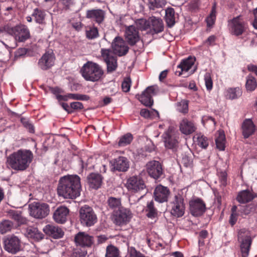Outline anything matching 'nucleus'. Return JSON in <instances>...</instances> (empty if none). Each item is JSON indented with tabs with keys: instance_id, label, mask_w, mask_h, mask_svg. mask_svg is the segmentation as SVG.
<instances>
[{
	"instance_id": "1",
	"label": "nucleus",
	"mask_w": 257,
	"mask_h": 257,
	"mask_svg": "<svg viewBox=\"0 0 257 257\" xmlns=\"http://www.w3.org/2000/svg\"><path fill=\"white\" fill-rule=\"evenodd\" d=\"M80 178L77 175H68L60 178L57 187L59 196L65 199H75L80 195Z\"/></svg>"
},
{
	"instance_id": "2",
	"label": "nucleus",
	"mask_w": 257,
	"mask_h": 257,
	"mask_svg": "<svg viewBox=\"0 0 257 257\" xmlns=\"http://www.w3.org/2000/svg\"><path fill=\"white\" fill-rule=\"evenodd\" d=\"M33 157V154L30 150L20 149L7 157V165L15 171H23L29 167Z\"/></svg>"
},
{
	"instance_id": "3",
	"label": "nucleus",
	"mask_w": 257,
	"mask_h": 257,
	"mask_svg": "<svg viewBox=\"0 0 257 257\" xmlns=\"http://www.w3.org/2000/svg\"><path fill=\"white\" fill-rule=\"evenodd\" d=\"M82 77L86 81L95 82L100 79L104 73L101 67L96 63L88 61L80 70Z\"/></svg>"
},
{
	"instance_id": "4",
	"label": "nucleus",
	"mask_w": 257,
	"mask_h": 257,
	"mask_svg": "<svg viewBox=\"0 0 257 257\" xmlns=\"http://www.w3.org/2000/svg\"><path fill=\"white\" fill-rule=\"evenodd\" d=\"M5 32L14 37L16 40L19 42H24L30 37V34L28 28L23 25L11 27L7 25L4 27Z\"/></svg>"
},
{
	"instance_id": "5",
	"label": "nucleus",
	"mask_w": 257,
	"mask_h": 257,
	"mask_svg": "<svg viewBox=\"0 0 257 257\" xmlns=\"http://www.w3.org/2000/svg\"><path fill=\"white\" fill-rule=\"evenodd\" d=\"M4 248L6 251L12 254H16L22 250L21 239L13 234L3 238Z\"/></svg>"
},
{
	"instance_id": "6",
	"label": "nucleus",
	"mask_w": 257,
	"mask_h": 257,
	"mask_svg": "<svg viewBox=\"0 0 257 257\" xmlns=\"http://www.w3.org/2000/svg\"><path fill=\"white\" fill-rule=\"evenodd\" d=\"M170 213L176 217H182L185 213V203L183 196L178 194L174 196L173 200L170 202Z\"/></svg>"
},
{
	"instance_id": "7",
	"label": "nucleus",
	"mask_w": 257,
	"mask_h": 257,
	"mask_svg": "<svg viewBox=\"0 0 257 257\" xmlns=\"http://www.w3.org/2000/svg\"><path fill=\"white\" fill-rule=\"evenodd\" d=\"M80 218L81 223L86 226L93 225L97 220L94 211L87 205L82 206L80 209Z\"/></svg>"
},
{
	"instance_id": "8",
	"label": "nucleus",
	"mask_w": 257,
	"mask_h": 257,
	"mask_svg": "<svg viewBox=\"0 0 257 257\" xmlns=\"http://www.w3.org/2000/svg\"><path fill=\"white\" fill-rule=\"evenodd\" d=\"M30 213L36 218H43L49 213V205L44 203L33 202L29 205Z\"/></svg>"
},
{
	"instance_id": "9",
	"label": "nucleus",
	"mask_w": 257,
	"mask_h": 257,
	"mask_svg": "<svg viewBox=\"0 0 257 257\" xmlns=\"http://www.w3.org/2000/svg\"><path fill=\"white\" fill-rule=\"evenodd\" d=\"M132 217L131 211L124 207H121L115 211L113 215V221L117 225H123L128 222Z\"/></svg>"
},
{
	"instance_id": "10",
	"label": "nucleus",
	"mask_w": 257,
	"mask_h": 257,
	"mask_svg": "<svg viewBox=\"0 0 257 257\" xmlns=\"http://www.w3.org/2000/svg\"><path fill=\"white\" fill-rule=\"evenodd\" d=\"M126 187L131 192H140L145 190L146 186L140 176H132L127 179Z\"/></svg>"
},
{
	"instance_id": "11",
	"label": "nucleus",
	"mask_w": 257,
	"mask_h": 257,
	"mask_svg": "<svg viewBox=\"0 0 257 257\" xmlns=\"http://www.w3.org/2000/svg\"><path fill=\"white\" fill-rule=\"evenodd\" d=\"M101 56L107 64L108 72L114 71L117 67L116 58L114 53L110 49H101Z\"/></svg>"
},
{
	"instance_id": "12",
	"label": "nucleus",
	"mask_w": 257,
	"mask_h": 257,
	"mask_svg": "<svg viewBox=\"0 0 257 257\" xmlns=\"http://www.w3.org/2000/svg\"><path fill=\"white\" fill-rule=\"evenodd\" d=\"M146 170L149 176L157 180L160 178L163 174L161 164L157 161H151L146 164Z\"/></svg>"
},
{
	"instance_id": "13",
	"label": "nucleus",
	"mask_w": 257,
	"mask_h": 257,
	"mask_svg": "<svg viewBox=\"0 0 257 257\" xmlns=\"http://www.w3.org/2000/svg\"><path fill=\"white\" fill-rule=\"evenodd\" d=\"M164 145L168 149H175L178 146V137L175 132L169 128L162 136Z\"/></svg>"
},
{
	"instance_id": "14",
	"label": "nucleus",
	"mask_w": 257,
	"mask_h": 257,
	"mask_svg": "<svg viewBox=\"0 0 257 257\" xmlns=\"http://www.w3.org/2000/svg\"><path fill=\"white\" fill-rule=\"evenodd\" d=\"M231 33L235 36L241 35L246 28V25L240 16H237L229 22Z\"/></svg>"
},
{
	"instance_id": "15",
	"label": "nucleus",
	"mask_w": 257,
	"mask_h": 257,
	"mask_svg": "<svg viewBox=\"0 0 257 257\" xmlns=\"http://www.w3.org/2000/svg\"><path fill=\"white\" fill-rule=\"evenodd\" d=\"M156 94V88L151 86L148 87L141 95H137L140 101L144 105L151 106L153 104V96Z\"/></svg>"
},
{
	"instance_id": "16",
	"label": "nucleus",
	"mask_w": 257,
	"mask_h": 257,
	"mask_svg": "<svg viewBox=\"0 0 257 257\" xmlns=\"http://www.w3.org/2000/svg\"><path fill=\"white\" fill-rule=\"evenodd\" d=\"M55 60L54 54L52 51H49L44 54L39 60L38 66L42 70H48L54 65Z\"/></svg>"
},
{
	"instance_id": "17",
	"label": "nucleus",
	"mask_w": 257,
	"mask_h": 257,
	"mask_svg": "<svg viewBox=\"0 0 257 257\" xmlns=\"http://www.w3.org/2000/svg\"><path fill=\"white\" fill-rule=\"evenodd\" d=\"M112 47L114 53L119 56L125 55L129 49L126 42L120 37H116L114 39Z\"/></svg>"
},
{
	"instance_id": "18",
	"label": "nucleus",
	"mask_w": 257,
	"mask_h": 257,
	"mask_svg": "<svg viewBox=\"0 0 257 257\" xmlns=\"http://www.w3.org/2000/svg\"><path fill=\"white\" fill-rule=\"evenodd\" d=\"M191 214L194 216L202 215L206 210L205 204L200 199L197 198L191 200L189 202Z\"/></svg>"
},
{
	"instance_id": "19",
	"label": "nucleus",
	"mask_w": 257,
	"mask_h": 257,
	"mask_svg": "<svg viewBox=\"0 0 257 257\" xmlns=\"http://www.w3.org/2000/svg\"><path fill=\"white\" fill-rule=\"evenodd\" d=\"M77 245L83 247H90L93 243V237L84 232H79L75 236Z\"/></svg>"
},
{
	"instance_id": "20",
	"label": "nucleus",
	"mask_w": 257,
	"mask_h": 257,
	"mask_svg": "<svg viewBox=\"0 0 257 257\" xmlns=\"http://www.w3.org/2000/svg\"><path fill=\"white\" fill-rule=\"evenodd\" d=\"M125 37L130 45H135L140 40L138 30L133 25L127 26L125 29Z\"/></svg>"
},
{
	"instance_id": "21",
	"label": "nucleus",
	"mask_w": 257,
	"mask_h": 257,
	"mask_svg": "<svg viewBox=\"0 0 257 257\" xmlns=\"http://www.w3.org/2000/svg\"><path fill=\"white\" fill-rule=\"evenodd\" d=\"M238 239L241 240L240 249L242 257H247L249 254L251 239L249 236L246 235L244 237L242 234V231L238 233Z\"/></svg>"
},
{
	"instance_id": "22",
	"label": "nucleus",
	"mask_w": 257,
	"mask_h": 257,
	"mask_svg": "<svg viewBox=\"0 0 257 257\" xmlns=\"http://www.w3.org/2000/svg\"><path fill=\"white\" fill-rule=\"evenodd\" d=\"M169 193L167 187L162 185L157 186L154 192L155 200L160 203L166 202L168 200Z\"/></svg>"
},
{
	"instance_id": "23",
	"label": "nucleus",
	"mask_w": 257,
	"mask_h": 257,
	"mask_svg": "<svg viewBox=\"0 0 257 257\" xmlns=\"http://www.w3.org/2000/svg\"><path fill=\"white\" fill-rule=\"evenodd\" d=\"M179 130L182 134L189 135L196 131V127L192 121L184 118L179 123Z\"/></svg>"
},
{
	"instance_id": "24",
	"label": "nucleus",
	"mask_w": 257,
	"mask_h": 257,
	"mask_svg": "<svg viewBox=\"0 0 257 257\" xmlns=\"http://www.w3.org/2000/svg\"><path fill=\"white\" fill-rule=\"evenodd\" d=\"M241 130L243 137L246 139L254 134L255 126L251 119L246 118L242 123Z\"/></svg>"
},
{
	"instance_id": "25",
	"label": "nucleus",
	"mask_w": 257,
	"mask_h": 257,
	"mask_svg": "<svg viewBox=\"0 0 257 257\" xmlns=\"http://www.w3.org/2000/svg\"><path fill=\"white\" fill-rule=\"evenodd\" d=\"M113 169L118 171L125 172L129 168V162L127 159L124 157H119L111 162Z\"/></svg>"
},
{
	"instance_id": "26",
	"label": "nucleus",
	"mask_w": 257,
	"mask_h": 257,
	"mask_svg": "<svg viewBox=\"0 0 257 257\" xmlns=\"http://www.w3.org/2000/svg\"><path fill=\"white\" fill-rule=\"evenodd\" d=\"M69 209L65 206H60L55 211L53 214L54 220L58 223H63L67 220Z\"/></svg>"
},
{
	"instance_id": "27",
	"label": "nucleus",
	"mask_w": 257,
	"mask_h": 257,
	"mask_svg": "<svg viewBox=\"0 0 257 257\" xmlns=\"http://www.w3.org/2000/svg\"><path fill=\"white\" fill-rule=\"evenodd\" d=\"M104 16L105 12L100 9H92L86 12V18L95 21L98 24L103 21Z\"/></svg>"
},
{
	"instance_id": "28",
	"label": "nucleus",
	"mask_w": 257,
	"mask_h": 257,
	"mask_svg": "<svg viewBox=\"0 0 257 257\" xmlns=\"http://www.w3.org/2000/svg\"><path fill=\"white\" fill-rule=\"evenodd\" d=\"M44 232L54 238H60L64 235V232L62 229L57 226L53 224L46 225L43 228Z\"/></svg>"
},
{
	"instance_id": "29",
	"label": "nucleus",
	"mask_w": 257,
	"mask_h": 257,
	"mask_svg": "<svg viewBox=\"0 0 257 257\" xmlns=\"http://www.w3.org/2000/svg\"><path fill=\"white\" fill-rule=\"evenodd\" d=\"M87 178L89 187L94 189H98L101 187L103 179L101 175L98 173H91Z\"/></svg>"
},
{
	"instance_id": "30",
	"label": "nucleus",
	"mask_w": 257,
	"mask_h": 257,
	"mask_svg": "<svg viewBox=\"0 0 257 257\" xmlns=\"http://www.w3.org/2000/svg\"><path fill=\"white\" fill-rule=\"evenodd\" d=\"M7 216L15 221L18 224H24L26 222V219L24 218L20 211L14 209L8 210L6 211Z\"/></svg>"
},
{
	"instance_id": "31",
	"label": "nucleus",
	"mask_w": 257,
	"mask_h": 257,
	"mask_svg": "<svg viewBox=\"0 0 257 257\" xmlns=\"http://www.w3.org/2000/svg\"><path fill=\"white\" fill-rule=\"evenodd\" d=\"M194 61L195 59L190 57L183 60L178 66V68L181 69V71L179 72V75H181L184 72H188L193 65Z\"/></svg>"
},
{
	"instance_id": "32",
	"label": "nucleus",
	"mask_w": 257,
	"mask_h": 257,
	"mask_svg": "<svg viewBox=\"0 0 257 257\" xmlns=\"http://www.w3.org/2000/svg\"><path fill=\"white\" fill-rule=\"evenodd\" d=\"M150 25L156 33L161 32L164 30L163 23L160 18L150 17Z\"/></svg>"
},
{
	"instance_id": "33",
	"label": "nucleus",
	"mask_w": 257,
	"mask_h": 257,
	"mask_svg": "<svg viewBox=\"0 0 257 257\" xmlns=\"http://www.w3.org/2000/svg\"><path fill=\"white\" fill-rule=\"evenodd\" d=\"M100 160L99 157L94 155L89 157L86 162L81 160L82 167L86 169H94L95 163Z\"/></svg>"
},
{
	"instance_id": "34",
	"label": "nucleus",
	"mask_w": 257,
	"mask_h": 257,
	"mask_svg": "<svg viewBox=\"0 0 257 257\" xmlns=\"http://www.w3.org/2000/svg\"><path fill=\"white\" fill-rule=\"evenodd\" d=\"M253 198V195L249 191L243 190L238 193L236 200L240 203H245L250 201Z\"/></svg>"
},
{
	"instance_id": "35",
	"label": "nucleus",
	"mask_w": 257,
	"mask_h": 257,
	"mask_svg": "<svg viewBox=\"0 0 257 257\" xmlns=\"http://www.w3.org/2000/svg\"><path fill=\"white\" fill-rule=\"evenodd\" d=\"M26 234L28 237L39 240L43 238V234L36 227L27 228Z\"/></svg>"
},
{
	"instance_id": "36",
	"label": "nucleus",
	"mask_w": 257,
	"mask_h": 257,
	"mask_svg": "<svg viewBox=\"0 0 257 257\" xmlns=\"http://www.w3.org/2000/svg\"><path fill=\"white\" fill-rule=\"evenodd\" d=\"M165 20L169 27H172L175 23V11L172 8L166 10Z\"/></svg>"
},
{
	"instance_id": "37",
	"label": "nucleus",
	"mask_w": 257,
	"mask_h": 257,
	"mask_svg": "<svg viewBox=\"0 0 257 257\" xmlns=\"http://www.w3.org/2000/svg\"><path fill=\"white\" fill-rule=\"evenodd\" d=\"M241 95V91L239 87L229 88L225 92V96L229 99H234Z\"/></svg>"
},
{
	"instance_id": "38",
	"label": "nucleus",
	"mask_w": 257,
	"mask_h": 257,
	"mask_svg": "<svg viewBox=\"0 0 257 257\" xmlns=\"http://www.w3.org/2000/svg\"><path fill=\"white\" fill-rule=\"evenodd\" d=\"M216 147L220 151L225 149V137L222 131L218 132V136L215 139Z\"/></svg>"
},
{
	"instance_id": "39",
	"label": "nucleus",
	"mask_w": 257,
	"mask_h": 257,
	"mask_svg": "<svg viewBox=\"0 0 257 257\" xmlns=\"http://www.w3.org/2000/svg\"><path fill=\"white\" fill-rule=\"evenodd\" d=\"M140 114L146 118L154 119L159 117V112L155 109L149 110L146 108L142 109L141 110Z\"/></svg>"
},
{
	"instance_id": "40",
	"label": "nucleus",
	"mask_w": 257,
	"mask_h": 257,
	"mask_svg": "<svg viewBox=\"0 0 257 257\" xmlns=\"http://www.w3.org/2000/svg\"><path fill=\"white\" fill-rule=\"evenodd\" d=\"M216 5L214 3L212 7V10L210 15L206 18V22L208 27H211L214 25L216 20Z\"/></svg>"
},
{
	"instance_id": "41",
	"label": "nucleus",
	"mask_w": 257,
	"mask_h": 257,
	"mask_svg": "<svg viewBox=\"0 0 257 257\" xmlns=\"http://www.w3.org/2000/svg\"><path fill=\"white\" fill-rule=\"evenodd\" d=\"M105 257H120L119 249L115 246L110 244L106 248Z\"/></svg>"
},
{
	"instance_id": "42",
	"label": "nucleus",
	"mask_w": 257,
	"mask_h": 257,
	"mask_svg": "<svg viewBox=\"0 0 257 257\" xmlns=\"http://www.w3.org/2000/svg\"><path fill=\"white\" fill-rule=\"evenodd\" d=\"M257 83L255 78L249 75L246 78L245 87L247 91H252L256 87Z\"/></svg>"
},
{
	"instance_id": "43",
	"label": "nucleus",
	"mask_w": 257,
	"mask_h": 257,
	"mask_svg": "<svg viewBox=\"0 0 257 257\" xmlns=\"http://www.w3.org/2000/svg\"><path fill=\"white\" fill-rule=\"evenodd\" d=\"M35 18V21L39 24H43L45 19V12L38 8L34 9L32 14Z\"/></svg>"
},
{
	"instance_id": "44",
	"label": "nucleus",
	"mask_w": 257,
	"mask_h": 257,
	"mask_svg": "<svg viewBox=\"0 0 257 257\" xmlns=\"http://www.w3.org/2000/svg\"><path fill=\"white\" fill-rule=\"evenodd\" d=\"M176 109L178 111L186 114L188 112V101L185 99L176 103Z\"/></svg>"
},
{
	"instance_id": "45",
	"label": "nucleus",
	"mask_w": 257,
	"mask_h": 257,
	"mask_svg": "<svg viewBox=\"0 0 257 257\" xmlns=\"http://www.w3.org/2000/svg\"><path fill=\"white\" fill-rule=\"evenodd\" d=\"M13 224L9 220H4L0 223V232L2 234L10 231L12 228Z\"/></svg>"
},
{
	"instance_id": "46",
	"label": "nucleus",
	"mask_w": 257,
	"mask_h": 257,
	"mask_svg": "<svg viewBox=\"0 0 257 257\" xmlns=\"http://www.w3.org/2000/svg\"><path fill=\"white\" fill-rule=\"evenodd\" d=\"M108 206L113 210L119 209L121 207V201L119 198L110 197L107 201Z\"/></svg>"
},
{
	"instance_id": "47",
	"label": "nucleus",
	"mask_w": 257,
	"mask_h": 257,
	"mask_svg": "<svg viewBox=\"0 0 257 257\" xmlns=\"http://www.w3.org/2000/svg\"><path fill=\"white\" fill-rule=\"evenodd\" d=\"M149 7L150 9L162 8L166 4V0H148Z\"/></svg>"
},
{
	"instance_id": "48",
	"label": "nucleus",
	"mask_w": 257,
	"mask_h": 257,
	"mask_svg": "<svg viewBox=\"0 0 257 257\" xmlns=\"http://www.w3.org/2000/svg\"><path fill=\"white\" fill-rule=\"evenodd\" d=\"M132 140L133 136L131 134L128 133L120 138L118 145L120 147H124L130 144Z\"/></svg>"
},
{
	"instance_id": "49",
	"label": "nucleus",
	"mask_w": 257,
	"mask_h": 257,
	"mask_svg": "<svg viewBox=\"0 0 257 257\" xmlns=\"http://www.w3.org/2000/svg\"><path fill=\"white\" fill-rule=\"evenodd\" d=\"M136 23L137 27L142 30H146L149 28H151L150 18L148 20L144 19H140L138 20Z\"/></svg>"
},
{
	"instance_id": "50",
	"label": "nucleus",
	"mask_w": 257,
	"mask_h": 257,
	"mask_svg": "<svg viewBox=\"0 0 257 257\" xmlns=\"http://www.w3.org/2000/svg\"><path fill=\"white\" fill-rule=\"evenodd\" d=\"M196 138L198 146L204 149L207 147L209 143L206 137L201 134H197Z\"/></svg>"
},
{
	"instance_id": "51",
	"label": "nucleus",
	"mask_w": 257,
	"mask_h": 257,
	"mask_svg": "<svg viewBox=\"0 0 257 257\" xmlns=\"http://www.w3.org/2000/svg\"><path fill=\"white\" fill-rule=\"evenodd\" d=\"M86 35L89 39H93L98 36V30L96 27H90L86 31Z\"/></svg>"
},
{
	"instance_id": "52",
	"label": "nucleus",
	"mask_w": 257,
	"mask_h": 257,
	"mask_svg": "<svg viewBox=\"0 0 257 257\" xmlns=\"http://www.w3.org/2000/svg\"><path fill=\"white\" fill-rule=\"evenodd\" d=\"M204 79L207 90L210 91L213 87V81L210 73L209 72L206 73L204 76Z\"/></svg>"
},
{
	"instance_id": "53",
	"label": "nucleus",
	"mask_w": 257,
	"mask_h": 257,
	"mask_svg": "<svg viewBox=\"0 0 257 257\" xmlns=\"http://www.w3.org/2000/svg\"><path fill=\"white\" fill-rule=\"evenodd\" d=\"M68 98L69 99L80 100H88L89 99V97L88 95L78 93H69Z\"/></svg>"
},
{
	"instance_id": "54",
	"label": "nucleus",
	"mask_w": 257,
	"mask_h": 257,
	"mask_svg": "<svg viewBox=\"0 0 257 257\" xmlns=\"http://www.w3.org/2000/svg\"><path fill=\"white\" fill-rule=\"evenodd\" d=\"M147 211H148L147 213V216L150 218L154 217L156 214V210L154 207V202L151 201L148 203L147 206Z\"/></svg>"
},
{
	"instance_id": "55",
	"label": "nucleus",
	"mask_w": 257,
	"mask_h": 257,
	"mask_svg": "<svg viewBox=\"0 0 257 257\" xmlns=\"http://www.w3.org/2000/svg\"><path fill=\"white\" fill-rule=\"evenodd\" d=\"M87 254L86 251L81 249H76L73 250L70 257H85Z\"/></svg>"
},
{
	"instance_id": "56",
	"label": "nucleus",
	"mask_w": 257,
	"mask_h": 257,
	"mask_svg": "<svg viewBox=\"0 0 257 257\" xmlns=\"http://www.w3.org/2000/svg\"><path fill=\"white\" fill-rule=\"evenodd\" d=\"M131 84V79L128 78L125 79L121 84L122 90L125 92H128L130 89Z\"/></svg>"
},
{
	"instance_id": "57",
	"label": "nucleus",
	"mask_w": 257,
	"mask_h": 257,
	"mask_svg": "<svg viewBox=\"0 0 257 257\" xmlns=\"http://www.w3.org/2000/svg\"><path fill=\"white\" fill-rule=\"evenodd\" d=\"M59 3L63 6V8L68 9L74 4V0H59Z\"/></svg>"
},
{
	"instance_id": "58",
	"label": "nucleus",
	"mask_w": 257,
	"mask_h": 257,
	"mask_svg": "<svg viewBox=\"0 0 257 257\" xmlns=\"http://www.w3.org/2000/svg\"><path fill=\"white\" fill-rule=\"evenodd\" d=\"M71 109L73 110H81L83 108V104L78 101L71 102L70 103Z\"/></svg>"
},
{
	"instance_id": "59",
	"label": "nucleus",
	"mask_w": 257,
	"mask_h": 257,
	"mask_svg": "<svg viewBox=\"0 0 257 257\" xmlns=\"http://www.w3.org/2000/svg\"><path fill=\"white\" fill-rule=\"evenodd\" d=\"M182 162L184 165L186 167L191 166L192 163L191 159L187 156L184 157L182 158Z\"/></svg>"
},
{
	"instance_id": "60",
	"label": "nucleus",
	"mask_w": 257,
	"mask_h": 257,
	"mask_svg": "<svg viewBox=\"0 0 257 257\" xmlns=\"http://www.w3.org/2000/svg\"><path fill=\"white\" fill-rule=\"evenodd\" d=\"M252 208V206L250 205H246L243 207L241 212L245 215L248 214L251 211Z\"/></svg>"
},
{
	"instance_id": "61",
	"label": "nucleus",
	"mask_w": 257,
	"mask_h": 257,
	"mask_svg": "<svg viewBox=\"0 0 257 257\" xmlns=\"http://www.w3.org/2000/svg\"><path fill=\"white\" fill-rule=\"evenodd\" d=\"M27 53V49L26 48H21L17 50L16 52V57H21L25 55Z\"/></svg>"
},
{
	"instance_id": "62",
	"label": "nucleus",
	"mask_w": 257,
	"mask_h": 257,
	"mask_svg": "<svg viewBox=\"0 0 257 257\" xmlns=\"http://www.w3.org/2000/svg\"><path fill=\"white\" fill-rule=\"evenodd\" d=\"M220 180L222 184L225 185L226 183L227 174L225 172H221L219 176Z\"/></svg>"
},
{
	"instance_id": "63",
	"label": "nucleus",
	"mask_w": 257,
	"mask_h": 257,
	"mask_svg": "<svg viewBox=\"0 0 257 257\" xmlns=\"http://www.w3.org/2000/svg\"><path fill=\"white\" fill-rule=\"evenodd\" d=\"M237 213H231L230 216V220H229V222H230V223L233 225H234L235 222H236L237 221Z\"/></svg>"
},
{
	"instance_id": "64",
	"label": "nucleus",
	"mask_w": 257,
	"mask_h": 257,
	"mask_svg": "<svg viewBox=\"0 0 257 257\" xmlns=\"http://www.w3.org/2000/svg\"><path fill=\"white\" fill-rule=\"evenodd\" d=\"M247 69L248 71L253 72L257 76V66L249 64L247 66Z\"/></svg>"
}]
</instances>
